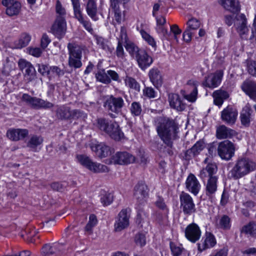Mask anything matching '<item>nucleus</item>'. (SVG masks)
I'll return each mask as SVG.
<instances>
[{
  "label": "nucleus",
  "instance_id": "nucleus-1",
  "mask_svg": "<svg viewBox=\"0 0 256 256\" xmlns=\"http://www.w3.org/2000/svg\"><path fill=\"white\" fill-rule=\"evenodd\" d=\"M158 136L168 146L172 148L174 140L178 138V126L176 121L166 117H158L154 120Z\"/></svg>",
  "mask_w": 256,
  "mask_h": 256
},
{
  "label": "nucleus",
  "instance_id": "nucleus-2",
  "mask_svg": "<svg viewBox=\"0 0 256 256\" xmlns=\"http://www.w3.org/2000/svg\"><path fill=\"white\" fill-rule=\"evenodd\" d=\"M235 18L234 26L240 38L242 40H249L252 42L256 43V14L251 28V34L249 38L250 30L247 26V19L245 15L243 14H237L235 16Z\"/></svg>",
  "mask_w": 256,
  "mask_h": 256
},
{
  "label": "nucleus",
  "instance_id": "nucleus-3",
  "mask_svg": "<svg viewBox=\"0 0 256 256\" xmlns=\"http://www.w3.org/2000/svg\"><path fill=\"white\" fill-rule=\"evenodd\" d=\"M96 121L98 128L108 134L112 139L119 141L124 138V134L116 122L104 118H98Z\"/></svg>",
  "mask_w": 256,
  "mask_h": 256
},
{
  "label": "nucleus",
  "instance_id": "nucleus-4",
  "mask_svg": "<svg viewBox=\"0 0 256 256\" xmlns=\"http://www.w3.org/2000/svg\"><path fill=\"white\" fill-rule=\"evenodd\" d=\"M96 121L98 128L108 134L112 139L119 141L124 138V134L116 122L104 118H98Z\"/></svg>",
  "mask_w": 256,
  "mask_h": 256
},
{
  "label": "nucleus",
  "instance_id": "nucleus-5",
  "mask_svg": "<svg viewBox=\"0 0 256 256\" xmlns=\"http://www.w3.org/2000/svg\"><path fill=\"white\" fill-rule=\"evenodd\" d=\"M255 164L253 162L247 158L238 159L230 174L232 178L238 180L246 176L254 170Z\"/></svg>",
  "mask_w": 256,
  "mask_h": 256
},
{
  "label": "nucleus",
  "instance_id": "nucleus-6",
  "mask_svg": "<svg viewBox=\"0 0 256 256\" xmlns=\"http://www.w3.org/2000/svg\"><path fill=\"white\" fill-rule=\"evenodd\" d=\"M68 54V64L70 68H79L82 66L83 48L75 42H69L67 46Z\"/></svg>",
  "mask_w": 256,
  "mask_h": 256
},
{
  "label": "nucleus",
  "instance_id": "nucleus-7",
  "mask_svg": "<svg viewBox=\"0 0 256 256\" xmlns=\"http://www.w3.org/2000/svg\"><path fill=\"white\" fill-rule=\"evenodd\" d=\"M124 102L120 96H114L113 95L108 96L104 104V106L112 118H116L122 112L124 106Z\"/></svg>",
  "mask_w": 256,
  "mask_h": 256
},
{
  "label": "nucleus",
  "instance_id": "nucleus-8",
  "mask_svg": "<svg viewBox=\"0 0 256 256\" xmlns=\"http://www.w3.org/2000/svg\"><path fill=\"white\" fill-rule=\"evenodd\" d=\"M235 150V145L228 140L220 142L217 148L219 156L226 160H229L234 156Z\"/></svg>",
  "mask_w": 256,
  "mask_h": 256
},
{
  "label": "nucleus",
  "instance_id": "nucleus-9",
  "mask_svg": "<svg viewBox=\"0 0 256 256\" xmlns=\"http://www.w3.org/2000/svg\"><path fill=\"white\" fill-rule=\"evenodd\" d=\"M76 158L82 165L94 172H102L108 171V168L106 166L93 162L89 157L86 155H78Z\"/></svg>",
  "mask_w": 256,
  "mask_h": 256
},
{
  "label": "nucleus",
  "instance_id": "nucleus-10",
  "mask_svg": "<svg viewBox=\"0 0 256 256\" xmlns=\"http://www.w3.org/2000/svg\"><path fill=\"white\" fill-rule=\"evenodd\" d=\"M148 190L147 186L143 182H138L134 186V196L137 200L138 206L144 205L148 197Z\"/></svg>",
  "mask_w": 256,
  "mask_h": 256
},
{
  "label": "nucleus",
  "instance_id": "nucleus-11",
  "mask_svg": "<svg viewBox=\"0 0 256 256\" xmlns=\"http://www.w3.org/2000/svg\"><path fill=\"white\" fill-rule=\"evenodd\" d=\"M180 208L185 214L190 215L196 210L192 198L188 194L182 192L180 196Z\"/></svg>",
  "mask_w": 256,
  "mask_h": 256
},
{
  "label": "nucleus",
  "instance_id": "nucleus-12",
  "mask_svg": "<svg viewBox=\"0 0 256 256\" xmlns=\"http://www.w3.org/2000/svg\"><path fill=\"white\" fill-rule=\"evenodd\" d=\"M66 24L65 18L56 16L50 28V32L58 39L62 38L66 32Z\"/></svg>",
  "mask_w": 256,
  "mask_h": 256
},
{
  "label": "nucleus",
  "instance_id": "nucleus-13",
  "mask_svg": "<svg viewBox=\"0 0 256 256\" xmlns=\"http://www.w3.org/2000/svg\"><path fill=\"white\" fill-rule=\"evenodd\" d=\"M130 210L122 209L118 214L117 219L114 223V230L120 232L127 228L129 225Z\"/></svg>",
  "mask_w": 256,
  "mask_h": 256
},
{
  "label": "nucleus",
  "instance_id": "nucleus-14",
  "mask_svg": "<svg viewBox=\"0 0 256 256\" xmlns=\"http://www.w3.org/2000/svg\"><path fill=\"white\" fill-rule=\"evenodd\" d=\"M186 24L188 26L183 33V38L186 42H188L194 34V31L200 28L201 23L196 18H192L188 20Z\"/></svg>",
  "mask_w": 256,
  "mask_h": 256
},
{
  "label": "nucleus",
  "instance_id": "nucleus-15",
  "mask_svg": "<svg viewBox=\"0 0 256 256\" xmlns=\"http://www.w3.org/2000/svg\"><path fill=\"white\" fill-rule=\"evenodd\" d=\"M135 160V157L127 152H118L113 156L109 164H124L132 163Z\"/></svg>",
  "mask_w": 256,
  "mask_h": 256
},
{
  "label": "nucleus",
  "instance_id": "nucleus-16",
  "mask_svg": "<svg viewBox=\"0 0 256 256\" xmlns=\"http://www.w3.org/2000/svg\"><path fill=\"white\" fill-rule=\"evenodd\" d=\"M238 114L237 110L232 106H228L222 112L221 118L226 124H233L236 121Z\"/></svg>",
  "mask_w": 256,
  "mask_h": 256
},
{
  "label": "nucleus",
  "instance_id": "nucleus-17",
  "mask_svg": "<svg viewBox=\"0 0 256 256\" xmlns=\"http://www.w3.org/2000/svg\"><path fill=\"white\" fill-rule=\"evenodd\" d=\"M186 237L190 241L195 242L198 240L201 236V231L199 226L195 223L188 225L185 230Z\"/></svg>",
  "mask_w": 256,
  "mask_h": 256
},
{
  "label": "nucleus",
  "instance_id": "nucleus-18",
  "mask_svg": "<svg viewBox=\"0 0 256 256\" xmlns=\"http://www.w3.org/2000/svg\"><path fill=\"white\" fill-rule=\"evenodd\" d=\"M216 243L214 236L210 232H206L200 242L198 244V250L200 252H202L206 249L213 248Z\"/></svg>",
  "mask_w": 256,
  "mask_h": 256
},
{
  "label": "nucleus",
  "instance_id": "nucleus-19",
  "mask_svg": "<svg viewBox=\"0 0 256 256\" xmlns=\"http://www.w3.org/2000/svg\"><path fill=\"white\" fill-rule=\"evenodd\" d=\"M28 130L25 128H10L8 130L7 137L11 140L18 141L28 136Z\"/></svg>",
  "mask_w": 256,
  "mask_h": 256
},
{
  "label": "nucleus",
  "instance_id": "nucleus-20",
  "mask_svg": "<svg viewBox=\"0 0 256 256\" xmlns=\"http://www.w3.org/2000/svg\"><path fill=\"white\" fill-rule=\"evenodd\" d=\"M136 60L139 68L143 70L150 66L153 62L152 57L144 50L140 52Z\"/></svg>",
  "mask_w": 256,
  "mask_h": 256
},
{
  "label": "nucleus",
  "instance_id": "nucleus-21",
  "mask_svg": "<svg viewBox=\"0 0 256 256\" xmlns=\"http://www.w3.org/2000/svg\"><path fill=\"white\" fill-rule=\"evenodd\" d=\"M91 149L100 158L107 157L114 152L113 149L103 143L93 144L91 146Z\"/></svg>",
  "mask_w": 256,
  "mask_h": 256
},
{
  "label": "nucleus",
  "instance_id": "nucleus-22",
  "mask_svg": "<svg viewBox=\"0 0 256 256\" xmlns=\"http://www.w3.org/2000/svg\"><path fill=\"white\" fill-rule=\"evenodd\" d=\"M223 76V72L222 70L216 71L214 74L209 75L206 79L204 84L210 88L217 87L221 82Z\"/></svg>",
  "mask_w": 256,
  "mask_h": 256
},
{
  "label": "nucleus",
  "instance_id": "nucleus-23",
  "mask_svg": "<svg viewBox=\"0 0 256 256\" xmlns=\"http://www.w3.org/2000/svg\"><path fill=\"white\" fill-rule=\"evenodd\" d=\"M186 186L189 192L196 196L199 192L200 188V184L195 176L192 174L188 176Z\"/></svg>",
  "mask_w": 256,
  "mask_h": 256
},
{
  "label": "nucleus",
  "instance_id": "nucleus-24",
  "mask_svg": "<svg viewBox=\"0 0 256 256\" xmlns=\"http://www.w3.org/2000/svg\"><path fill=\"white\" fill-rule=\"evenodd\" d=\"M168 102L170 106L178 111H182L185 109V104L182 102L181 98L178 94H169Z\"/></svg>",
  "mask_w": 256,
  "mask_h": 256
},
{
  "label": "nucleus",
  "instance_id": "nucleus-25",
  "mask_svg": "<svg viewBox=\"0 0 256 256\" xmlns=\"http://www.w3.org/2000/svg\"><path fill=\"white\" fill-rule=\"evenodd\" d=\"M241 88L251 98L256 100V82L246 80L242 84Z\"/></svg>",
  "mask_w": 256,
  "mask_h": 256
},
{
  "label": "nucleus",
  "instance_id": "nucleus-26",
  "mask_svg": "<svg viewBox=\"0 0 256 256\" xmlns=\"http://www.w3.org/2000/svg\"><path fill=\"white\" fill-rule=\"evenodd\" d=\"M148 76L156 88L161 86L162 84V78L160 71L157 68H152L148 72Z\"/></svg>",
  "mask_w": 256,
  "mask_h": 256
},
{
  "label": "nucleus",
  "instance_id": "nucleus-27",
  "mask_svg": "<svg viewBox=\"0 0 256 256\" xmlns=\"http://www.w3.org/2000/svg\"><path fill=\"white\" fill-rule=\"evenodd\" d=\"M74 17L82 25L86 30L90 33L93 32L92 24L90 20L84 19L81 8L74 10Z\"/></svg>",
  "mask_w": 256,
  "mask_h": 256
},
{
  "label": "nucleus",
  "instance_id": "nucleus-28",
  "mask_svg": "<svg viewBox=\"0 0 256 256\" xmlns=\"http://www.w3.org/2000/svg\"><path fill=\"white\" fill-rule=\"evenodd\" d=\"M86 10L88 15L94 21L98 20V10L96 1L94 0H88Z\"/></svg>",
  "mask_w": 256,
  "mask_h": 256
},
{
  "label": "nucleus",
  "instance_id": "nucleus-29",
  "mask_svg": "<svg viewBox=\"0 0 256 256\" xmlns=\"http://www.w3.org/2000/svg\"><path fill=\"white\" fill-rule=\"evenodd\" d=\"M218 170L217 166L214 163H209L206 168H204L200 172V176L202 179L204 180L206 178L211 176H214Z\"/></svg>",
  "mask_w": 256,
  "mask_h": 256
},
{
  "label": "nucleus",
  "instance_id": "nucleus-30",
  "mask_svg": "<svg viewBox=\"0 0 256 256\" xmlns=\"http://www.w3.org/2000/svg\"><path fill=\"white\" fill-rule=\"evenodd\" d=\"M218 177L211 176L208 179L206 185V194L208 197L212 196L217 190Z\"/></svg>",
  "mask_w": 256,
  "mask_h": 256
},
{
  "label": "nucleus",
  "instance_id": "nucleus-31",
  "mask_svg": "<svg viewBox=\"0 0 256 256\" xmlns=\"http://www.w3.org/2000/svg\"><path fill=\"white\" fill-rule=\"evenodd\" d=\"M22 100L34 109H40L42 102V98L37 97H32L28 94H24L22 96Z\"/></svg>",
  "mask_w": 256,
  "mask_h": 256
},
{
  "label": "nucleus",
  "instance_id": "nucleus-32",
  "mask_svg": "<svg viewBox=\"0 0 256 256\" xmlns=\"http://www.w3.org/2000/svg\"><path fill=\"white\" fill-rule=\"evenodd\" d=\"M235 134V131L222 125L217 128L216 136L218 139L230 138Z\"/></svg>",
  "mask_w": 256,
  "mask_h": 256
},
{
  "label": "nucleus",
  "instance_id": "nucleus-33",
  "mask_svg": "<svg viewBox=\"0 0 256 256\" xmlns=\"http://www.w3.org/2000/svg\"><path fill=\"white\" fill-rule=\"evenodd\" d=\"M71 110L70 108L67 106H59L56 111V116L61 120H70Z\"/></svg>",
  "mask_w": 256,
  "mask_h": 256
},
{
  "label": "nucleus",
  "instance_id": "nucleus-34",
  "mask_svg": "<svg viewBox=\"0 0 256 256\" xmlns=\"http://www.w3.org/2000/svg\"><path fill=\"white\" fill-rule=\"evenodd\" d=\"M212 96L214 104L218 106H221L224 100L229 97V94L226 91L220 89L215 90L212 94Z\"/></svg>",
  "mask_w": 256,
  "mask_h": 256
},
{
  "label": "nucleus",
  "instance_id": "nucleus-35",
  "mask_svg": "<svg viewBox=\"0 0 256 256\" xmlns=\"http://www.w3.org/2000/svg\"><path fill=\"white\" fill-rule=\"evenodd\" d=\"M231 219L229 216L223 214L216 220V226L223 230H229L231 228Z\"/></svg>",
  "mask_w": 256,
  "mask_h": 256
},
{
  "label": "nucleus",
  "instance_id": "nucleus-36",
  "mask_svg": "<svg viewBox=\"0 0 256 256\" xmlns=\"http://www.w3.org/2000/svg\"><path fill=\"white\" fill-rule=\"evenodd\" d=\"M222 5L226 10L233 13L238 12L240 10L237 0H222Z\"/></svg>",
  "mask_w": 256,
  "mask_h": 256
},
{
  "label": "nucleus",
  "instance_id": "nucleus-37",
  "mask_svg": "<svg viewBox=\"0 0 256 256\" xmlns=\"http://www.w3.org/2000/svg\"><path fill=\"white\" fill-rule=\"evenodd\" d=\"M126 51L130 56L135 59L138 57L143 49L140 48L134 43L132 42H126L124 46Z\"/></svg>",
  "mask_w": 256,
  "mask_h": 256
},
{
  "label": "nucleus",
  "instance_id": "nucleus-38",
  "mask_svg": "<svg viewBox=\"0 0 256 256\" xmlns=\"http://www.w3.org/2000/svg\"><path fill=\"white\" fill-rule=\"evenodd\" d=\"M31 40V36L26 33L22 34L19 39L14 42V48L20 49L28 45Z\"/></svg>",
  "mask_w": 256,
  "mask_h": 256
},
{
  "label": "nucleus",
  "instance_id": "nucleus-39",
  "mask_svg": "<svg viewBox=\"0 0 256 256\" xmlns=\"http://www.w3.org/2000/svg\"><path fill=\"white\" fill-rule=\"evenodd\" d=\"M6 7V14L8 16H12L18 15L19 14L22 6L20 2L16 0Z\"/></svg>",
  "mask_w": 256,
  "mask_h": 256
},
{
  "label": "nucleus",
  "instance_id": "nucleus-40",
  "mask_svg": "<svg viewBox=\"0 0 256 256\" xmlns=\"http://www.w3.org/2000/svg\"><path fill=\"white\" fill-rule=\"evenodd\" d=\"M43 142V138L40 136L36 135H32L29 139L26 141L27 147L35 150L36 148L40 145Z\"/></svg>",
  "mask_w": 256,
  "mask_h": 256
},
{
  "label": "nucleus",
  "instance_id": "nucleus-41",
  "mask_svg": "<svg viewBox=\"0 0 256 256\" xmlns=\"http://www.w3.org/2000/svg\"><path fill=\"white\" fill-rule=\"evenodd\" d=\"M60 247L59 244H46L42 248V253L44 256H48L56 253Z\"/></svg>",
  "mask_w": 256,
  "mask_h": 256
},
{
  "label": "nucleus",
  "instance_id": "nucleus-42",
  "mask_svg": "<svg viewBox=\"0 0 256 256\" xmlns=\"http://www.w3.org/2000/svg\"><path fill=\"white\" fill-rule=\"evenodd\" d=\"M94 38L97 45L100 48H101L104 50L109 52H112L113 48L109 47L108 44V41L106 39H104V38L97 35L94 36Z\"/></svg>",
  "mask_w": 256,
  "mask_h": 256
},
{
  "label": "nucleus",
  "instance_id": "nucleus-43",
  "mask_svg": "<svg viewBox=\"0 0 256 256\" xmlns=\"http://www.w3.org/2000/svg\"><path fill=\"white\" fill-rule=\"evenodd\" d=\"M252 110L248 106H245L240 113V120L242 124L244 126H248L250 122V116Z\"/></svg>",
  "mask_w": 256,
  "mask_h": 256
},
{
  "label": "nucleus",
  "instance_id": "nucleus-44",
  "mask_svg": "<svg viewBox=\"0 0 256 256\" xmlns=\"http://www.w3.org/2000/svg\"><path fill=\"white\" fill-rule=\"evenodd\" d=\"M96 78L98 80L104 84H109L111 82L110 78L104 69L100 70L96 74Z\"/></svg>",
  "mask_w": 256,
  "mask_h": 256
},
{
  "label": "nucleus",
  "instance_id": "nucleus-45",
  "mask_svg": "<svg viewBox=\"0 0 256 256\" xmlns=\"http://www.w3.org/2000/svg\"><path fill=\"white\" fill-rule=\"evenodd\" d=\"M242 232L256 238V222H250L248 224L244 226L242 228Z\"/></svg>",
  "mask_w": 256,
  "mask_h": 256
},
{
  "label": "nucleus",
  "instance_id": "nucleus-46",
  "mask_svg": "<svg viewBox=\"0 0 256 256\" xmlns=\"http://www.w3.org/2000/svg\"><path fill=\"white\" fill-rule=\"evenodd\" d=\"M126 86L137 92L140 91V85L133 78L126 76L125 79Z\"/></svg>",
  "mask_w": 256,
  "mask_h": 256
},
{
  "label": "nucleus",
  "instance_id": "nucleus-47",
  "mask_svg": "<svg viewBox=\"0 0 256 256\" xmlns=\"http://www.w3.org/2000/svg\"><path fill=\"white\" fill-rule=\"evenodd\" d=\"M130 112L132 115L134 116H140L142 112L140 103L136 102H132L130 107Z\"/></svg>",
  "mask_w": 256,
  "mask_h": 256
},
{
  "label": "nucleus",
  "instance_id": "nucleus-48",
  "mask_svg": "<svg viewBox=\"0 0 256 256\" xmlns=\"http://www.w3.org/2000/svg\"><path fill=\"white\" fill-rule=\"evenodd\" d=\"M170 248L174 256H179L184 250L181 244L170 242Z\"/></svg>",
  "mask_w": 256,
  "mask_h": 256
},
{
  "label": "nucleus",
  "instance_id": "nucleus-49",
  "mask_svg": "<svg viewBox=\"0 0 256 256\" xmlns=\"http://www.w3.org/2000/svg\"><path fill=\"white\" fill-rule=\"evenodd\" d=\"M36 74V71L32 64L25 69L24 76L29 81H31L35 78Z\"/></svg>",
  "mask_w": 256,
  "mask_h": 256
},
{
  "label": "nucleus",
  "instance_id": "nucleus-50",
  "mask_svg": "<svg viewBox=\"0 0 256 256\" xmlns=\"http://www.w3.org/2000/svg\"><path fill=\"white\" fill-rule=\"evenodd\" d=\"M64 70H61L60 68L57 66H52L50 67L49 72V78H51L52 76H61L64 75Z\"/></svg>",
  "mask_w": 256,
  "mask_h": 256
},
{
  "label": "nucleus",
  "instance_id": "nucleus-51",
  "mask_svg": "<svg viewBox=\"0 0 256 256\" xmlns=\"http://www.w3.org/2000/svg\"><path fill=\"white\" fill-rule=\"evenodd\" d=\"M204 142L202 140L197 142L193 146L190 148L194 156L198 155L200 152L204 148Z\"/></svg>",
  "mask_w": 256,
  "mask_h": 256
},
{
  "label": "nucleus",
  "instance_id": "nucleus-52",
  "mask_svg": "<svg viewBox=\"0 0 256 256\" xmlns=\"http://www.w3.org/2000/svg\"><path fill=\"white\" fill-rule=\"evenodd\" d=\"M113 201V196L110 193H105L102 195L100 202L104 206L110 205Z\"/></svg>",
  "mask_w": 256,
  "mask_h": 256
},
{
  "label": "nucleus",
  "instance_id": "nucleus-53",
  "mask_svg": "<svg viewBox=\"0 0 256 256\" xmlns=\"http://www.w3.org/2000/svg\"><path fill=\"white\" fill-rule=\"evenodd\" d=\"M155 204L158 208L165 212V218H166L168 212V210L164 202V199L160 196H158V200L155 202Z\"/></svg>",
  "mask_w": 256,
  "mask_h": 256
},
{
  "label": "nucleus",
  "instance_id": "nucleus-54",
  "mask_svg": "<svg viewBox=\"0 0 256 256\" xmlns=\"http://www.w3.org/2000/svg\"><path fill=\"white\" fill-rule=\"evenodd\" d=\"M134 241L136 245L141 247L144 246L146 244L145 234L142 233L136 234L134 238Z\"/></svg>",
  "mask_w": 256,
  "mask_h": 256
},
{
  "label": "nucleus",
  "instance_id": "nucleus-55",
  "mask_svg": "<svg viewBox=\"0 0 256 256\" xmlns=\"http://www.w3.org/2000/svg\"><path fill=\"white\" fill-rule=\"evenodd\" d=\"M140 34L142 38L146 41L150 45L152 46V47L156 46V44L154 38H152L144 30H141Z\"/></svg>",
  "mask_w": 256,
  "mask_h": 256
},
{
  "label": "nucleus",
  "instance_id": "nucleus-56",
  "mask_svg": "<svg viewBox=\"0 0 256 256\" xmlns=\"http://www.w3.org/2000/svg\"><path fill=\"white\" fill-rule=\"evenodd\" d=\"M50 186L54 190L62 192L65 190L66 186V182H54L51 184Z\"/></svg>",
  "mask_w": 256,
  "mask_h": 256
},
{
  "label": "nucleus",
  "instance_id": "nucleus-57",
  "mask_svg": "<svg viewBox=\"0 0 256 256\" xmlns=\"http://www.w3.org/2000/svg\"><path fill=\"white\" fill-rule=\"evenodd\" d=\"M70 114V119L84 118L86 117V114L78 110H72Z\"/></svg>",
  "mask_w": 256,
  "mask_h": 256
},
{
  "label": "nucleus",
  "instance_id": "nucleus-58",
  "mask_svg": "<svg viewBox=\"0 0 256 256\" xmlns=\"http://www.w3.org/2000/svg\"><path fill=\"white\" fill-rule=\"evenodd\" d=\"M56 14H58L57 16H62V18H65L66 14L65 9L62 7L59 0L56 2Z\"/></svg>",
  "mask_w": 256,
  "mask_h": 256
},
{
  "label": "nucleus",
  "instance_id": "nucleus-59",
  "mask_svg": "<svg viewBox=\"0 0 256 256\" xmlns=\"http://www.w3.org/2000/svg\"><path fill=\"white\" fill-rule=\"evenodd\" d=\"M156 30L157 32L162 35L166 39L168 38L170 33L168 32L167 28L164 26H156Z\"/></svg>",
  "mask_w": 256,
  "mask_h": 256
},
{
  "label": "nucleus",
  "instance_id": "nucleus-60",
  "mask_svg": "<svg viewBox=\"0 0 256 256\" xmlns=\"http://www.w3.org/2000/svg\"><path fill=\"white\" fill-rule=\"evenodd\" d=\"M38 72L43 76L49 74L50 67L46 64H38Z\"/></svg>",
  "mask_w": 256,
  "mask_h": 256
},
{
  "label": "nucleus",
  "instance_id": "nucleus-61",
  "mask_svg": "<svg viewBox=\"0 0 256 256\" xmlns=\"http://www.w3.org/2000/svg\"><path fill=\"white\" fill-rule=\"evenodd\" d=\"M144 94L148 98L156 97V92L151 87H146L143 90Z\"/></svg>",
  "mask_w": 256,
  "mask_h": 256
},
{
  "label": "nucleus",
  "instance_id": "nucleus-62",
  "mask_svg": "<svg viewBox=\"0 0 256 256\" xmlns=\"http://www.w3.org/2000/svg\"><path fill=\"white\" fill-rule=\"evenodd\" d=\"M170 33H173L174 38L176 42H178V36L182 32V30L179 28L177 24H173L170 26Z\"/></svg>",
  "mask_w": 256,
  "mask_h": 256
},
{
  "label": "nucleus",
  "instance_id": "nucleus-63",
  "mask_svg": "<svg viewBox=\"0 0 256 256\" xmlns=\"http://www.w3.org/2000/svg\"><path fill=\"white\" fill-rule=\"evenodd\" d=\"M114 13V18L116 20L118 23H120L122 20L121 11L120 9L119 6H116V8L114 6H110Z\"/></svg>",
  "mask_w": 256,
  "mask_h": 256
},
{
  "label": "nucleus",
  "instance_id": "nucleus-64",
  "mask_svg": "<svg viewBox=\"0 0 256 256\" xmlns=\"http://www.w3.org/2000/svg\"><path fill=\"white\" fill-rule=\"evenodd\" d=\"M248 70L250 74L256 76V62H250L248 64Z\"/></svg>",
  "mask_w": 256,
  "mask_h": 256
}]
</instances>
